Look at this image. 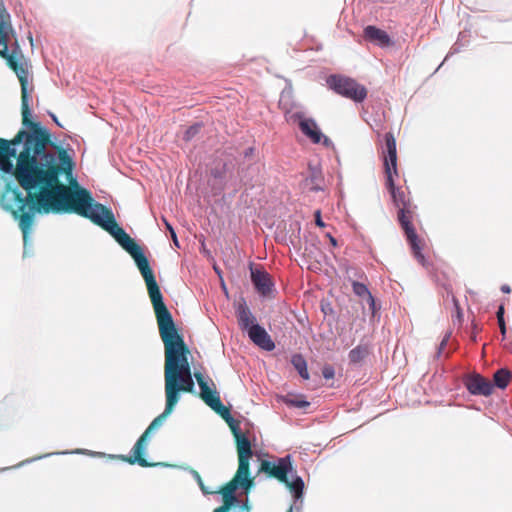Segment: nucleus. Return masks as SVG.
Wrapping results in <instances>:
<instances>
[{"label": "nucleus", "instance_id": "1", "mask_svg": "<svg viewBox=\"0 0 512 512\" xmlns=\"http://www.w3.org/2000/svg\"><path fill=\"white\" fill-rule=\"evenodd\" d=\"M11 31L10 15L0 8V57L20 82L22 124L28 128L19 130L11 140L0 138V170L12 173L27 192L23 196L17 189L13 191L18 208L12 214L21 230H30L35 212L84 215L99 203L74 177L75 163L67 150L53 143L47 128L30 119L27 61L17 42L9 51Z\"/></svg>", "mask_w": 512, "mask_h": 512}, {"label": "nucleus", "instance_id": "2", "mask_svg": "<svg viewBox=\"0 0 512 512\" xmlns=\"http://www.w3.org/2000/svg\"><path fill=\"white\" fill-rule=\"evenodd\" d=\"M81 217L89 219L107 231L134 259L150 297L161 340L164 344V380L166 399L176 405L181 392L192 393L194 381L188 361L190 351L179 334L172 315L163 301V296L141 247L116 222L111 209L103 204L94 205Z\"/></svg>", "mask_w": 512, "mask_h": 512}, {"label": "nucleus", "instance_id": "3", "mask_svg": "<svg viewBox=\"0 0 512 512\" xmlns=\"http://www.w3.org/2000/svg\"><path fill=\"white\" fill-rule=\"evenodd\" d=\"M384 142L382 153L386 176L385 185L391 194L395 206L398 208V221L404 230L413 255L420 264L424 265L425 257L422 254V241L419 239L412 224L416 205L412 202L410 193L406 189L395 186V177H398L397 148L396 139L392 132L385 134Z\"/></svg>", "mask_w": 512, "mask_h": 512}, {"label": "nucleus", "instance_id": "4", "mask_svg": "<svg viewBox=\"0 0 512 512\" xmlns=\"http://www.w3.org/2000/svg\"><path fill=\"white\" fill-rule=\"evenodd\" d=\"M260 471L264 472L269 477L275 478L279 482L284 483L294 494L295 498L302 496L304 489L303 480L298 476H295L291 481L288 479V475H292L293 472L290 455L279 458L276 462L263 460L261 462Z\"/></svg>", "mask_w": 512, "mask_h": 512}, {"label": "nucleus", "instance_id": "5", "mask_svg": "<svg viewBox=\"0 0 512 512\" xmlns=\"http://www.w3.org/2000/svg\"><path fill=\"white\" fill-rule=\"evenodd\" d=\"M194 376L200 387V398L204 403L226 421L235 439L244 435L240 430V423L234 420L231 416L230 409L222 404L217 391L209 387L204 376L200 372H196Z\"/></svg>", "mask_w": 512, "mask_h": 512}, {"label": "nucleus", "instance_id": "6", "mask_svg": "<svg viewBox=\"0 0 512 512\" xmlns=\"http://www.w3.org/2000/svg\"><path fill=\"white\" fill-rule=\"evenodd\" d=\"M174 405L169 400L166 399V405L164 411L158 415L148 426V428L145 430V432L139 437V439L136 441L135 445L132 448V455L130 456H117L122 461L128 462L129 464H135L137 463L141 467H152L156 464L148 462L144 457V452L146 450L147 446V440L149 434L157 429L159 426L162 425L163 421L172 413L174 410Z\"/></svg>", "mask_w": 512, "mask_h": 512}, {"label": "nucleus", "instance_id": "7", "mask_svg": "<svg viewBox=\"0 0 512 512\" xmlns=\"http://www.w3.org/2000/svg\"><path fill=\"white\" fill-rule=\"evenodd\" d=\"M327 84L337 94L354 102H363L367 97L366 87L347 76L331 75L327 79Z\"/></svg>", "mask_w": 512, "mask_h": 512}, {"label": "nucleus", "instance_id": "8", "mask_svg": "<svg viewBox=\"0 0 512 512\" xmlns=\"http://www.w3.org/2000/svg\"><path fill=\"white\" fill-rule=\"evenodd\" d=\"M252 485L253 478L250 477V474L240 473V471L237 470L234 477L228 483L218 491H214V493L222 495L223 503L221 506L214 509L213 512H229L232 506L237 502V497L235 496L237 488L240 486L245 490H249Z\"/></svg>", "mask_w": 512, "mask_h": 512}, {"label": "nucleus", "instance_id": "9", "mask_svg": "<svg viewBox=\"0 0 512 512\" xmlns=\"http://www.w3.org/2000/svg\"><path fill=\"white\" fill-rule=\"evenodd\" d=\"M464 384L467 390L473 395L490 396L494 386L492 382L478 373H472L465 377Z\"/></svg>", "mask_w": 512, "mask_h": 512}, {"label": "nucleus", "instance_id": "10", "mask_svg": "<svg viewBox=\"0 0 512 512\" xmlns=\"http://www.w3.org/2000/svg\"><path fill=\"white\" fill-rule=\"evenodd\" d=\"M238 454V469L240 473L250 474V459L253 455L251 442L245 435L235 439Z\"/></svg>", "mask_w": 512, "mask_h": 512}, {"label": "nucleus", "instance_id": "11", "mask_svg": "<svg viewBox=\"0 0 512 512\" xmlns=\"http://www.w3.org/2000/svg\"><path fill=\"white\" fill-rule=\"evenodd\" d=\"M251 280L259 294L262 296H270L273 291V282L270 275L261 268L250 267Z\"/></svg>", "mask_w": 512, "mask_h": 512}, {"label": "nucleus", "instance_id": "12", "mask_svg": "<svg viewBox=\"0 0 512 512\" xmlns=\"http://www.w3.org/2000/svg\"><path fill=\"white\" fill-rule=\"evenodd\" d=\"M248 335L256 345L267 351H272L275 348V344L269 334L258 324L252 325L249 328Z\"/></svg>", "mask_w": 512, "mask_h": 512}, {"label": "nucleus", "instance_id": "13", "mask_svg": "<svg viewBox=\"0 0 512 512\" xmlns=\"http://www.w3.org/2000/svg\"><path fill=\"white\" fill-rule=\"evenodd\" d=\"M365 40L380 47H388L392 44L390 36L382 29L368 25L364 29Z\"/></svg>", "mask_w": 512, "mask_h": 512}, {"label": "nucleus", "instance_id": "14", "mask_svg": "<svg viewBox=\"0 0 512 512\" xmlns=\"http://www.w3.org/2000/svg\"><path fill=\"white\" fill-rule=\"evenodd\" d=\"M236 316L242 329H248L255 324V317L251 313L244 299H241L236 306Z\"/></svg>", "mask_w": 512, "mask_h": 512}, {"label": "nucleus", "instance_id": "15", "mask_svg": "<svg viewBox=\"0 0 512 512\" xmlns=\"http://www.w3.org/2000/svg\"><path fill=\"white\" fill-rule=\"evenodd\" d=\"M299 127L302 133L310 138L313 143L321 142L323 135L313 119H302L299 122Z\"/></svg>", "mask_w": 512, "mask_h": 512}, {"label": "nucleus", "instance_id": "16", "mask_svg": "<svg viewBox=\"0 0 512 512\" xmlns=\"http://www.w3.org/2000/svg\"><path fill=\"white\" fill-rule=\"evenodd\" d=\"M352 289H353L354 294L357 295L358 297L366 298L369 308L372 312V315H374L375 310H376V303H375V299H374L373 295L371 294V292L369 291L368 287L363 283H360L358 281H353Z\"/></svg>", "mask_w": 512, "mask_h": 512}, {"label": "nucleus", "instance_id": "17", "mask_svg": "<svg viewBox=\"0 0 512 512\" xmlns=\"http://www.w3.org/2000/svg\"><path fill=\"white\" fill-rule=\"evenodd\" d=\"M512 379L511 372L508 369L501 368L493 375V386L505 389Z\"/></svg>", "mask_w": 512, "mask_h": 512}, {"label": "nucleus", "instance_id": "18", "mask_svg": "<svg viewBox=\"0 0 512 512\" xmlns=\"http://www.w3.org/2000/svg\"><path fill=\"white\" fill-rule=\"evenodd\" d=\"M291 363L303 379H309L307 362L301 354H294L291 358Z\"/></svg>", "mask_w": 512, "mask_h": 512}, {"label": "nucleus", "instance_id": "19", "mask_svg": "<svg viewBox=\"0 0 512 512\" xmlns=\"http://www.w3.org/2000/svg\"><path fill=\"white\" fill-rule=\"evenodd\" d=\"M369 354V349L366 345H358L349 352V360L351 363L357 364L363 361Z\"/></svg>", "mask_w": 512, "mask_h": 512}, {"label": "nucleus", "instance_id": "20", "mask_svg": "<svg viewBox=\"0 0 512 512\" xmlns=\"http://www.w3.org/2000/svg\"><path fill=\"white\" fill-rule=\"evenodd\" d=\"M201 124H195L186 129L183 135V140L188 142L192 140L201 130Z\"/></svg>", "mask_w": 512, "mask_h": 512}, {"label": "nucleus", "instance_id": "21", "mask_svg": "<svg viewBox=\"0 0 512 512\" xmlns=\"http://www.w3.org/2000/svg\"><path fill=\"white\" fill-rule=\"evenodd\" d=\"M452 301H453V306H454V311L452 313V319H453V321L457 320L458 322H461L463 313H462V309L460 307L459 301L454 296H452Z\"/></svg>", "mask_w": 512, "mask_h": 512}, {"label": "nucleus", "instance_id": "22", "mask_svg": "<svg viewBox=\"0 0 512 512\" xmlns=\"http://www.w3.org/2000/svg\"><path fill=\"white\" fill-rule=\"evenodd\" d=\"M163 222L165 224L166 229L169 231V234L171 235V238H172L174 244L177 247H179L178 239H177V236H176V233H175L173 227L171 226V224L165 218H163Z\"/></svg>", "mask_w": 512, "mask_h": 512}, {"label": "nucleus", "instance_id": "23", "mask_svg": "<svg viewBox=\"0 0 512 512\" xmlns=\"http://www.w3.org/2000/svg\"><path fill=\"white\" fill-rule=\"evenodd\" d=\"M322 374L325 379H332L334 377V368L330 365L324 366L322 369Z\"/></svg>", "mask_w": 512, "mask_h": 512}, {"label": "nucleus", "instance_id": "24", "mask_svg": "<svg viewBox=\"0 0 512 512\" xmlns=\"http://www.w3.org/2000/svg\"><path fill=\"white\" fill-rule=\"evenodd\" d=\"M448 340H449V335H446L443 340L441 341V343L439 344V347H438V351H437V355L440 357L442 356L443 354V351L448 343Z\"/></svg>", "mask_w": 512, "mask_h": 512}, {"label": "nucleus", "instance_id": "25", "mask_svg": "<svg viewBox=\"0 0 512 512\" xmlns=\"http://www.w3.org/2000/svg\"><path fill=\"white\" fill-rule=\"evenodd\" d=\"M290 403L293 406L298 407V408H305V407L309 406V402H307L305 400H291Z\"/></svg>", "mask_w": 512, "mask_h": 512}, {"label": "nucleus", "instance_id": "26", "mask_svg": "<svg viewBox=\"0 0 512 512\" xmlns=\"http://www.w3.org/2000/svg\"><path fill=\"white\" fill-rule=\"evenodd\" d=\"M315 223L319 227H324L325 226V224H324V222L322 221V218H321V211L320 210H317L315 212Z\"/></svg>", "mask_w": 512, "mask_h": 512}, {"label": "nucleus", "instance_id": "27", "mask_svg": "<svg viewBox=\"0 0 512 512\" xmlns=\"http://www.w3.org/2000/svg\"><path fill=\"white\" fill-rule=\"evenodd\" d=\"M504 312H505L504 305H500L498 308V311L496 313L498 322L504 321Z\"/></svg>", "mask_w": 512, "mask_h": 512}, {"label": "nucleus", "instance_id": "28", "mask_svg": "<svg viewBox=\"0 0 512 512\" xmlns=\"http://www.w3.org/2000/svg\"><path fill=\"white\" fill-rule=\"evenodd\" d=\"M498 325H499V328H500V332L502 334V337L503 339L505 338L506 336V324H505V320L502 321V322H498Z\"/></svg>", "mask_w": 512, "mask_h": 512}, {"label": "nucleus", "instance_id": "29", "mask_svg": "<svg viewBox=\"0 0 512 512\" xmlns=\"http://www.w3.org/2000/svg\"><path fill=\"white\" fill-rule=\"evenodd\" d=\"M198 485L200 486V489L201 491L204 493V494H213L214 491H210L208 490L205 486H204V483H203V480H201V482L198 483Z\"/></svg>", "mask_w": 512, "mask_h": 512}, {"label": "nucleus", "instance_id": "30", "mask_svg": "<svg viewBox=\"0 0 512 512\" xmlns=\"http://www.w3.org/2000/svg\"><path fill=\"white\" fill-rule=\"evenodd\" d=\"M501 291H502L503 293H510V292H511V288H510V286H509V285H506V284H505V285H502V286H501Z\"/></svg>", "mask_w": 512, "mask_h": 512}, {"label": "nucleus", "instance_id": "31", "mask_svg": "<svg viewBox=\"0 0 512 512\" xmlns=\"http://www.w3.org/2000/svg\"><path fill=\"white\" fill-rule=\"evenodd\" d=\"M193 476H194L195 480L197 481V483L201 482L202 478L197 471H193Z\"/></svg>", "mask_w": 512, "mask_h": 512}, {"label": "nucleus", "instance_id": "32", "mask_svg": "<svg viewBox=\"0 0 512 512\" xmlns=\"http://www.w3.org/2000/svg\"><path fill=\"white\" fill-rule=\"evenodd\" d=\"M330 239V242L333 246H336L337 245V241L334 237H332L330 234L327 235Z\"/></svg>", "mask_w": 512, "mask_h": 512}, {"label": "nucleus", "instance_id": "33", "mask_svg": "<svg viewBox=\"0 0 512 512\" xmlns=\"http://www.w3.org/2000/svg\"><path fill=\"white\" fill-rule=\"evenodd\" d=\"M328 143H329V139L327 137H324V144L328 145Z\"/></svg>", "mask_w": 512, "mask_h": 512}, {"label": "nucleus", "instance_id": "34", "mask_svg": "<svg viewBox=\"0 0 512 512\" xmlns=\"http://www.w3.org/2000/svg\"><path fill=\"white\" fill-rule=\"evenodd\" d=\"M243 507H244V509H248L249 508L247 504H244Z\"/></svg>", "mask_w": 512, "mask_h": 512}, {"label": "nucleus", "instance_id": "35", "mask_svg": "<svg viewBox=\"0 0 512 512\" xmlns=\"http://www.w3.org/2000/svg\"><path fill=\"white\" fill-rule=\"evenodd\" d=\"M287 512H292V507H290V509Z\"/></svg>", "mask_w": 512, "mask_h": 512}]
</instances>
